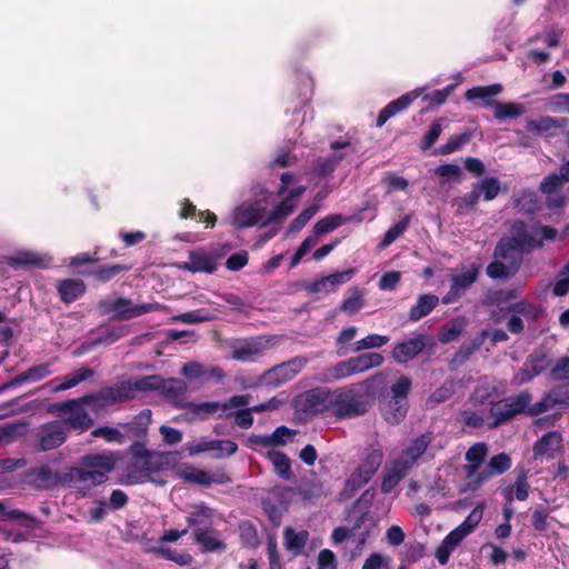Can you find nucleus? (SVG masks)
I'll use <instances>...</instances> for the list:
<instances>
[{"mask_svg":"<svg viewBox=\"0 0 569 569\" xmlns=\"http://www.w3.org/2000/svg\"><path fill=\"white\" fill-rule=\"evenodd\" d=\"M280 181L278 196L281 200L272 209L273 193L260 189L253 198L237 204L223 221L239 229L281 223L292 213L306 187L298 184L299 176L288 172L281 174Z\"/></svg>","mask_w":569,"mask_h":569,"instance_id":"f257e3e1","label":"nucleus"},{"mask_svg":"<svg viewBox=\"0 0 569 569\" xmlns=\"http://www.w3.org/2000/svg\"><path fill=\"white\" fill-rule=\"evenodd\" d=\"M154 382L153 378H140L134 381H121L112 387H106L97 393L84 396L80 399L68 401L59 407V413L64 419V425L84 431L89 429L93 420L84 410L83 405H89L94 411L120 401L132 399L134 388H150Z\"/></svg>","mask_w":569,"mask_h":569,"instance_id":"f03ea898","label":"nucleus"},{"mask_svg":"<svg viewBox=\"0 0 569 569\" xmlns=\"http://www.w3.org/2000/svg\"><path fill=\"white\" fill-rule=\"evenodd\" d=\"M511 238L502 239L495 250V261L487 267V274L492 279L512 277L520 268L522 252L542 247L532 231L525 223L516 221L511 228Z\"/></svg>","mask_w":569,"mask_h":569,"instance_id":"7ed1b4c3","label":"nucleus"},{"mask_svg":"<svg viewBox=\"0 0 569 569\" xmlns=\"http://www.w3.org/2000/svg\"><path fill=\"white\" fill-rule=\"evenodd\" d=\"M116 467V456L113 453H94L84 456L81 459L80 467L70 470L69 478L72 487L86 496L91 487L104 483L108 475Z\"/></svg>","mask_w":569,"mask_h":569,"instance_id":"20e7f679","label":"nucleus"},{"mask_svg":"<svg viewBox=\"0 0 569 569\" xmlns=\"http://www.w3.org/2000/svg\"><path fill=\"white\" fill-rule=\"evenodd\" d=\"M483 511L485 502L477 503L466 519L445 537L436 550V558L440 565H446L460 542L475 531L483 517Z\"/></svg>","mask_w":569,"mask_h":569,"instance_id":"39448f33","label":"nucleus"},{"mask_svg":"<svg viewBox=\"0 0 569 569\" xmlns=\"http://www.w3.org/2000/svg\"><path fill=\"white\" fill-rule=\"evenodd\" d=\"M331 415L338 419H349L367 412L369 403L365 395L353 387L337 388L331 390L329 397Z\"/></svg>","mask_w":569,"mask_h":569,"instance_id":"423d86ee","label":"nucleus"},{"mask_svg":"<svg viewBox=\"0 0 569 569\" xmlns=\"http://www.w3.org/2000/svg\"><path fill=\"white\" fill-rule=\"evenodd\" d=\"M530 400V395L522 391L517 396L495 402L490 408L486 423L491 428L505 423L518 413L523 412L529 406Z\"/></svg>","mask_w":569,"mask_h":569,"instance_id":"0eeeda50","label":"nucleus"},{"mask_svg":"<svg viewBox=\"0 0 569 569\" xmlns=\"http://www.w3.org/2000/svg\"><path fill=\"white\" fill-rule=\"evenodd\" d=\"M222 257L217 246L198 248L189 252L188 260L181 262L179 268L190 272L213 273L218 267V260Z\"/></svg>","mask_w":569,"mask_h":569,"instance_id":"6e6552de","label":"nucleus"},{"mask_svg":"<svg viewBox=\"0 0 569 569\" xmlns=\"http://www.w3.org/2000/svg\"><path fill=\"white\" fill-rule=\"evenodd\" d=\"M382 458L383 453L380 447L370 448L362 463L347 480V489L355 491L365 486L381 466Z\"/></svg>","mask_w":569,"mask_h":569,"instance_id":"1a4fd4ad","label":"nucleus"},{"mask_svg":"<svg viewBox=\"0 0 569 569\" xmlns=\"http://www.w3.org/2000/svg\"><path fill=\"white\" fill-rule=\"evenodd\" d=\"M479 273V266L470 263L462 266L451 277V288L449 292L442 298L446 305L457 301L466 290L476 281Z\"/></svg>","mask_w":569,"mask_h":569,"instance_id":"9d476101","label":"nucleus"},{"mask_svg":"<svg viewBox=\"0 0 569 569\" xmlns=\"http://www.w3.org/2000/svg\"><path fill=\"white\" fill-rule=\"evenodd\" d=\"M306 362L307 361L302 358H295L288 362L276 366L261 376V382L267 386H280L291 380L300 372L306 366Z\"/></svg>","mask_w":569,"mask_h":569,"instance_id":"9b49d317","label":"nucleus"},{"mask_svg":"<svg viewBox=\"0 0 569 569\" xmlns=\"http://www.w3.org/2000/svg\"><path fill=\"white\" fill-rule=\"evenodd\" d=\"M186 450L191 457L202 452H214L216 458H224L236 453L238 445L232 440L201 439L199 441L188 442Z\"/></svg>","mask_w":569,"mask_h":569,"instance_id":"f8f14e48","label":"nucleus"},{"mask_svg":"<svg viewBox=\"0 0 569 569\" xmlns=\"http://www.w3.org/2000/svg\"><path fill=\"white\" fill-rule=\"evenodd\" d=\"M37 438L41 450L61 446L67 439V427L62 421H52L39 427Z\"/></svg>","mask_w":569,"mask_h":569,"instance_id":"ddd939ff","label":"nucleus"},{"mask_svg":"<svg viewBox=\"0 0 569 569\" xmlns=\"http://www.w3.org/2000/svg\"><path fill=\"white\" fill-rule=\"evenodd\" d=\"M431 440V433H425L415 438L403 452L392 460L403 467L407 471H410L418 460L427 452Z\"/></svg>","mask_w":569,"mask_h":569,"instance_id":"4468645a","label":"nucleus"},{"mask_svg":"<svg viewBox=\"0 0 569 569\" xmlns=\"http://www.w3.org/2000/svg\"><path fill=\"white\" fill-rule=\"evenodd\" d=\"M332 154L327 158H320L315 171L319 176H327L331 173L337 163L346 156L353 153L355 148L347 140H338L331 143Z\"/></svg>","mask_w":569,"mask_h":569,"instance_id":"2eb2a0df","label":"nucleus"},{"mask_svg":"<svg viewBox=\"0 0 569 569\" xmlns=\"http://www.w3.org/2000/svg\"><path fill=\"white\" fill-rule=\"evenodd\" d=\"M488 455V447L485 442H477L471 446L466 452L467 465L465 466L466 471V489L469 490V486L475 480H478L480 476V467Z\"/></svg>","mask_w":569,"mask_h":569,"instance_id":"dca6fc26","label":"nucleus"},{"mask_svg":"<svg viewBox=\"0 0 569 569\" xmlns=\"http://www.w3.org/2000/svg\"><path fill=\"white\" fill-rule=\"evenodd\" d=\"M271 339L257 337L238 343L233 347L232 358L239 361H251L262 355L270 346Z\"/></svg>","mask_w":569,"mask_h":569,"instance_id":"f3484780","label":"nucleus"},{"mask_svg":"<svg viewBox=\"0 0 569 569\" xmlns=\"http://www.w3.org/2000/svg\"><path fill=\"white\" fill-rule=\"evenodd\" d=\"M510 467L511 459L507 453L501 452L491 457L487 467L485 469H481L478 480L471 482V485L469 486V490H477L490 477L501 475L505 471H507Z\"/></svg>","mask_w":569,"mask_h":569,"instance_id":"a211bd4d","label":"nucleus"},{"mask_svg":"<svg viewBox=\"0 0 569 569\" xmlns=\"http://www.w3.org/2000/svg\"><path fill=\"white\" fill-rule=\"evenodd\" d=\"M562 449V436L559 431H549L533 446L535 458L553 459Z\"/></svg>","mask_w":569,"mask_h":569,"instance_id":"6ab92c4d","label":"nucleus"},{"mask_svg":"<svg viewBox=\"0 0 569 569\" xmlns=\"http://www.w3.org/2000/svg\"><path fill=\"white\" fill-rule=\"evenodd\" d=\"M569 401V387H559L551 390L541 401L528 408L531 416L540 415L552 409L557 405H566Z\"/></svg>","mask_w":569,"mask_h":569,"instance_id":"aec40b11","label":"nucleus"},{"mask_svg":"<svg viewBox=\"0 0 569 569\" xmlns=\"http://www.w3.org/2000/svg\"><path fill=\"white\" fill-rule=\"evenodd\" d=\"M420 94L421 90L417 89L391 101L380 111L377 118V126L382 127L391 117L408 108Z\"/></svg>","mask_w":569,"mask_h":569,"instance_id":"412c9836","label":"nucleus"},{"mask_svg":"<svg viewBox=\"0 0 569 569\" xmlns=\"http://www.w3.org/2000/svg\"><path fill=\"white\" fill-rule=\"evenodd\" d=\"M353 274L355 270L350 269L322 277L310 286V290L315 293H328L335 291L339 286L350 281Z\"/></svg>","mask_w":569,"mask_h":569,"instance_id":"4be33fe9","label":"nucleus"},{"mask_svg":"<svg viewBox=\"0 0 569 569\" xmlns=\"http://www.w3.org/2000/svg\"><path fill=\"white\" fill-rule=\"evenodd\" d=\"M295 436V432L284 427H278L273 433L266 435V436H251L248 439V442L252 447H262V448H269L274 446H281L290 441Z\"/></svg>","mask_w":569,"mask_h":569,"instance_id":"5701e85b","label":"nucleus"},{"mask_svg":"<svg viewBox=\"0 0 569 569\" xmlns=\"http://www.w3.org/2000/svg\"><path fill=\"white\" fill-rule=\"evenodd\" d=\"M425 346L426 343L422 337L399 342L392 350V358L399 363H406L419 355Z\"/></svg>","mask_w":569,"mask_h":569,"instance_id":"b1692460","label":"nucleus"},{"mask_svg":"<svg viewBox=\"0 0 569 569\" xmlns=\"http://www.w3.org/2000/svg\"><path fill=\"white\" fill-rule=\"evenodd\" d=\"M153 309H156L153 305H133L130 300L120 298L113 302L109 311L112 312L116 318L130 319L144 315Z\"/></svg>","mask_w":569,"mask_h":569,"instance_id":"393cba45","label":"nucleus"},{"mask_svg":"<svg viewBox=\"0 0 569 569\" xmlns=\"http://www.w3.org/2000/svg\"><path fill=\"white\" fill-rule=\"evenodd\" d=\"M148 378H153V386L150 388H134L132 390V398H134L137 391H148L153 389H161L169 397H179L184 393L187 386L182 380L179 379H168L162 380L158 376H149Z\"/></svg>","mask_w":569,"mask_h":569,"instance_id":"a878e982","label":"nucleus"},{"mask_svg":"<svg viewBox=\"0 0 569 569\" xmlns=\"http://www.w3.org/2000/svg\"><path fill=\"white\" fill-rule=\"evenodd\" d=\"M331 390H313L306 395L307 409L312 413L331 412Z\"/></svg>","mask_w":569,"mask_h":569,"instance_id":"bb28decb","label":"nucleus"},{"mask_svg":"<svg viewBox=\"0 0 569 569\" xmlns=\"http://www.w3.org/2000/svg\"><path fill=\"white\" fill-rule=\"evenodd\" d=\"M502 92V86L500 83H495L486 87H473L466 92V99L468 101H473L480 99L485 102L486 106H491L493 108V103L497 102L492 98L500 94Z\"/></svg>","mask_w":569,"mask_h":569,"instance_id":"cd10ccee","label":"nucleus"},{"mask_svg":"<svg viewBox=\"0 0 569 569\" xmlns=\"http://www.w3.org/2000/svg\"><path fill=\"white\" fill-rule=\"evenodd\" d=\"M439 298L435 295H421L417 303L410 309L409 319L418 321L429 315L438 305Z\"/></svg>","mask_w":569,"mask_h":569,"instance_id":"c85d7f7f","label":"nucleus"},{"mask_svg":"<svg viewBox=\"0 0 569 569\" xmlns=\"http://www.w3.org/2000/svg\"><path fill=\"white\" fill-rule=\"evenodd\" d=\"M467 319L463 317H459L448 321L447 323L443 325L438 335L439 341L442 343H449L451 341H455L462 333V331L467 327Z\"/></svg>","mask_w":569,"mask_h":569,"instance_id":"c756f323","label":"nucleus"},{"mask_svg":"<svg viewBox=\"0 0 569 569\" xmlns=\"http://www.w3.org/2000/svg\"><path fill=\"white\" fill-rule=\"evenodd\" d=\"M84 289V283L81 280L67 279L60 281L58 284L60 297L67 303H70L81 297Z\"/></svg>","mask_w":569,"mask_h":569,"instance_id":"7c9ffc66","label":"nucleus"},{"mask_svg":"<svg viewBox=\"0 0 569 569\" xmlns=\"http://www.w3.org/2000/svg\"><path fill=\"white\" fill-rule=\"evenodd\" d=\"M407 471L403 467L391 460L386 468V476L382 480L381 490L383 492L392 491L399 481L407 476Z\"/></svg>","mask_w":569,"mask_h":569,"instance_id":"2f4dec72","label":"nucleus"},{"mask_svg":"<svg viewBox=\"0 0 569 569\" xmlns=\"http://www.w3.org/2000/svg\"><path fill=\"white\" fill-rule=\"evenodd\" d=\"M283 536L286 548L293 555H299L302 552L306 546L309 533L306 530L296 531L295 529L288 527L284 529Z\"/></svg>","mask_w":569,"mask_h":569,"instance_id":"473e14b6","label":"nucleus"},{"mask_svg":"<svg viewBox=\"0 0 569 569\" xmlns=\"http://www.w3.org/2000/svg\"><path fill=\"white\" fill-rule=\"evenodd\" d=\"M351 360L353 362L355 372L360 373L382 365L383 357L378 352H367L352 357Z\"/></svg>","mask_w":569,"mask_h":569,"instance_id":"72a5a7b5","label":"nucleus"},{"mask_svg":"<svg viewBox=\"0 0 569 569\" xmlns=\"http://www.w3.org/2000/svg\"><path fill=\"white\" fill-rule=\"evenodd\" d=\"M196 541L202 546L206 551H216L224 548L213 530L194 529Z\"/></svg>","mask_w":569,"mask_h":569,"instance_id":"f704fd0d","label":"nucleus"},{"mask_svg":"<svg viewBox=\"0 0 569 569\" xmlns=\"http://www.w3.org/2000/svg\"><path fill=\"white\" fill-rule=\"evenodd\" d=\"M495 118L503 121L507 119H513L521 116L525 112V107L516 102H495L493 103Z\"/></svg>","mask_w":569,"mask_h":569,"instance_id":"c9c22d12","label":"nucleus"},{"mask_svg":"<svg viewBox=\"0 0 569 569\" xmlns=\"http://www.w3.org/2000/svg\"><path fill=\"white\" fill-rule=\"evenodd\" d=\"M407 409L408 402L388 400L382 408V413L390 423H398L405 418Z\"/></svg>","mask_w":569,"mask_h":569,"instance_id":"e433bc0d","label":"nucleus"},{"mask_svg":"<svg viewBox=\"0 0 569 569\" xmlns=\"http://www.w3.org/2000/svg\"><path fill=\"white\" fill-rule=\"evenodd\" d=\"M349 221L348 218H345L341 214H332L320 219L313 227V231L319 237L327 234L340 226L345 224Z\"/></svg>","mask_w":569,"mask_h":569,"instance_id":"4c0bfd02","label":"nucleus"},{"mask_svg":"<svg viewBox=\"0 0 569 569\" xmlns=\"http://www.w3.org/2000/svg\"><path fill=\"white\" fill-rule=\"evenodd\" d=\"M268 459L272 463L276 472L283 479H289L291 475L289 458L281 451L271 449L268 451Z\"/></svg>","mask_w":569,"mask_h":569,"instance_id":"58836bf2","label":"nucleus"},{"mask_svg":"<svg viewBox=\"0 0 569 569\" xmlns=\"http://www.w3.org/2000/svg\"><path fill=\"white\" fill-rule=\"evenodd\" d=\"M179 475L182 479L199 485L208 486L213 481V477L209 472L190 466L180 468Z\"/></svg>","mask_w":569,"mask_h":569,"instance_id":"ea45409f","label":"nucleus"},{"mask_svg":"<svg viewBox=\"0 0 569 569\" xmlns=\"http://www.w3.org/2000/svg\"><path fill=\"white\" fill-rule=\"evenodd\" d=\"M92 375L93 371L91 369L82 368L64 377L60 383L52 386V389L54 391L71 389L86 379L90 378Z\"/></svg>","mask_w":569,"mask_h":569,"instance_id":"a19ab883","label":"nucleus"},{"mask_svg":"<svg viewBox=\"0 0 569 569\" xmlns=\"http://www.w3.org/2000/svg\"><path fill=\"white\" fill-rule=\"evenodd\" d=\"M389 342L388 336L371 333L365 338L356 341L352 346V352H359L365 349H377L386 346Z\"/></svg>","mask_w":569,"mask_h":569,"instance_id":"79ce46f5","label":"nucleus"},{"mask_svg":"<svg viewBox=\"0 0 569 569\" xmlns=\"http://www.w3.org/2000/svg\"><path fill=\"white\" fill-rule=\"evenodd\" d=\"M363 306V292L359 288H351L341 305V310L352 315L359 311Z\"/></svg>","mask_w":569,"mask_h":569,"instance_id":"37998d69","label":"nucleus"},{"mask_svg":"<svg viewBox=\"0 0 569 569\" xmlns=\"http://www.w3.org/2000/svg\"><path fill=\"white\" fill-rule=\"evenodd\" d=\"M410 223V216H406L399 222H397L393 227H391L383 236V239L380 243V248L385 249L393 243L408 228Z\"/></svg>","mask_w":569,"mask_h":569,"instance_id":"c03bdc74","label":"nucleus"},{"mask_svg":"<svg viewBox=\"0 0 569 569\" xmlns=\"http://www.w3.org/2000/svg\"><path fill=\"white\" fill-rule=\"evenodd\" d=\"M411 388V380L401 376L390 389V398L392 401L407 402V397Z\"/></svg>","mask_w":569,"mask_h":569,"instance_id":"a18cd8bd","label":"nucleus"},{"mask_svg":"<svg viewBox=\"0 0 569 569\" xmlns=\"http://www.w3.org/2000/svg\"><path fill=\"white\" fill-rule=\"evenodd\" d=\"M319 207L311 204L306 208L299 216H297L289 224L287 232L296 233L299 232L311 220V218L318 212Z\"/></svg>","mask_w":569,"mask_h":569,"instance_id":"49530a36","label":"nucleus"},{"mask_svg":"<svg viewBox=\"0 0 569 569\" xmlns=\"http://www.w3.org/2000/svg\"><path fill=\"white\" fill-rule=\"evenodd\" d=\"M158 552L168 560L174 561L176 563L180 566H188L192 562L193 558L190 553L184 551H177L169 547L160 546L158 548Z\"/></svg>","mask_w":569,"mask_h":569,"instance_id":"de8ad7c7","label":"nucleus"},{"mask_svg":"<svg viewBox=\"0 0 569 569\" xmlns=\"http://www.w3.org/2000/svg\"><path fill=\"white\" fill-rule=\"evenodd\" d=\"M477 187L486 201L495 199L500 191V183L496 178H485Z\"/></svg>","mask_w":569,"mask_h":569,"instance_id":"09e8293b","label":"nucleus"},{"mask_svg":"<svg viewBox=\"0 0 569 569\" xmlns=\"http://www.w3.org/2000/svg\"><path fill=\"white\" fill-rule=\"evenodd\" d=\"M319 236L312 232L311 236L307 237L297 249L291 260V267H296L301 259L319 242Z\"/></svg>","mask_w":569,"mask_h":569,"instance_id":"8fccbe9b","label":"nucleus"},{"mask_svg":"<svg viewBox=\"0 0 569 569\" xmlns=\"http://www.w3.org/2000/svg\"><path fill=\"white\" fill-rule=\"evenodd\" d=\"M212 515L213 511L210 508L203 505L194 506L193 510L189 513L188 523L190 526L207 523Z\"/></svg>","mask_w":569,"mask_h":569,"instance_id":"3c124183","label":"nucleus"},{"mask_svg":"<svg viewBox=\"0 0 569 569\" xmlns=\"http://www.w3.org/2000/svg\"><path fill=\"white\" fill-rule=\"evenodd\" d=\"M50 373H51V370H50L49 363L38 365V366L30 368L29 370L23 372L21 376H19V381H32V382L39 381V380L43 379L44 377L49 376Z\"/></svg>","mask_w":569,"mask_h":569,"instance_id":"603ef678","label":"nucleus"},{"mask_svg":"<svg viewBox=\"0 0 569 569\" xmlns=\"http://www.w3.org/2000/svg\"><path fill=\"white\" fill-rule=\"evenodd\" d=\"M557 126V120L551 117H541L537 120L527 121V130L537 133L548 132Z\"/></svg>","mask_w":569,"mask_h":569,"instance_id":"864d4df0","label":"nucleus"},{"mask_svg":"<svg viewBox=\"0 0 569 569\" xmlns=\"http://www.w3.org/2000/svg\"><path fill=\"white\" fill-rule=\"evenodd\" d=\"M455 88V84H450L442 90H433L431 92L423 94L422 99L430 106H441L442 103L446 102L447 98L451 94Z\"/></svg>","mask_w":569,"mask_h":569,"instance_id":"5fc2aeb1","label":"nucleus"},{"mask_svg":"<svg viewBox=\"0 0 569 569\" xmlns=\"http://www.w3.org/2000/svg\"><path fill=\"white\" fill-rule=\"evenodd\" d=\"M356 375L353 369V362L350 359L337 363L329 372L330 380H340L347 377Z\"/></svg>","mask_w":569,"mask_h":569,"instance_id":"6e6d98bb","label":"nucleus"},{"mask_svg":"<svg viewBox=\"0 0 569 569\" xmlns=\"http://www.w3.org/2000/svg\"><path fill=\"white\" fill-rule=\"evenodd\" d=\"M470 139L469 133H462L458 136H452L448 139V141L440 147L439 152L441 154H450L457 151L462 144L467 143Z\"/></svg>","mask_w":569,"mask_h":569,"instance_id":"4d7b16f0","label":"nucleus"},{"mask_svg":"<svg viewBox=\"0 0 569 569\" xmlns=\"http://www.w3.org/2000/svg\"><path fill=\"white\" fill-rule=\"evenodd\" d=\"M91 435L97 438H103L107 442L121 443L123 441V436L117 428L99 427Z\"/></svg>","mask_w":569,"mask_h":569,"instance_id":"13d9d810","label":"nucleus"},{"mask_svg":"<svg viewBox=\"0 0 569 569\" xmlns=\"http://www.w3.org/2000/svg\"><path fill=\"white\" fill-rule=\"evenodd\" d=\"M211 319L212 317L208 312H204L202 310H194L173 317L174 321H180L183 323H198L209 321Z\"/></svg>","mask_w":569,"mask_h":569,"instance_id":"bf43d9fd","label":"nucleus"},{"mask_svg":"<svg viewBox=\"0 0 569 569\" xmlns=\"http://www.w3.org/2000/svg\"><path fill=\"white\" fill-rule=\"evenodd\" d=\"M221 411V402H202L193 406L192 412L201 419Z\"/></svg>","mask_w":569,"mask_h":569,"instance_id":"052dcab7","label":"nucleus"},{"mask_svg":"<svg viewBox=\"0 0 569 569\" xmlns=\"http://www.w3.org/2000/svg\"><path fill=\"white\" fill-rule=\"evenodd\" d=\"M181 373L191 380L201 379L207 376V368L198 362H188L183 365Z\"/></svg>","mask_w":569,"mask_h":569,"instance_id":"680f3d73","label":"nucleus"},{"mask_svg":"<svg viewBox=\"0 0 569 569\" xmlns=\"http://www.w3.org/2000/svg\"><path fill=\"white\" fill-rule=\"evenodd\" d=\"M382 181L387 184L388 193L396 190H405L408 187V181L403 177L395 173L386 174Z\"/></svg>","mask_w":569,"mask_h":569,"instance_id":"e2e57ef3","label":"nucleus"},{"mask_svg":"<svg viewBox=\"0 0 569 569\" xmlns=\"http://www.w3.org/2000/svg\"><path fill=\"white\" fill-rule=\"evenodd\" d=\"M563 184L565 183L560 176L552 173L545 178V180L541 182L540 189L543 193L551 194L558 191Z\"/></svg>","mask_w":569,"mask_h":569,"instance_id":"0e129e2a","label":"nucleus"},{"mask_svg":"<svg viewBox=\"0 0 569 569\" xmlns=\"http://www.w3.org/2000/svg\"><path fill=\"white\" fill-rule=\"evenodd\" d=\"M36 480L42 487H51L59 481L58 476L47 467H41L37 470Z\"/></svg>","mask_w":569,"mask_h":569,"instance_id":"69168bd1","label":"nucleus"},{"mask_svg":"<svg viewBox=\"0 0 569 569\" xmlns=\"http://www.w3.org/2000/svg\"><path fill=\"white\" fill-rule=\"evenodd\" d=\"M318 569H337L336 556L332 551L323 549L318 556Z\"/></svg>","mask_w":569,"mask_h":569,"instance_id":"338daca9","label":"nucleus"},{"mask_svg":"<svg viewBox=\"0 0 569 569\" xmlns=\"http://www.w3.org/2000/svg\"><path fill=\"white\" fill-rule=\"evenodd\" d=\"M550 108L556 112L569 113V93H559L551 98Z\"/></svg>","mask_w":569,"mask_h":569,"instance_id":"774afa93","label":"nucleus"}]
</instances>
